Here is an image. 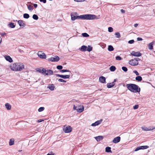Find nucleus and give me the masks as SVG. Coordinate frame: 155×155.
Here are the masks:
<instances>
[{"label": "nucleus", "mask_w": 155, "mask_h": 155, "mask_svg": "<svg viewBox=\"0 0 155 155\" xmlns=\"http://www.w3.org/2000/svg\"><path fill=\"white\" fill-rule=\"evenodd\" d=\"M71 20L74 21L76 19H81L83 20H93L96 18L95 15L91 14H86L79 16L77 15V13L74 12L71 14Z\"/></svg>", "instance_id": "nucleus-1"}, {"label": "nucleus", "mask_w": 155, "mask_h": 155, "mask_svg": "<svg viewBox=\"0 0 155 155\" xmlns=\"http://www.w3.org/2000/svg\"><path fill=\"white\" fill-rule=\"evenodd\" d=\"M25 66L22 63L16 62L10 64V68L13 71H22L24 68Z\"/></svg>", "instance_id": "nucleus-2"}, {"label": "nucleus", "mask_w": 155, "mask_h": 155, "mask_svg": "<svg viewBox=\"0 0 155 155\" xmlns=\"http://www.w3.org/2000/svg\"><path fill=\"white\" fill-rule=\"evenodd\" d=\"M128 90L133 92H139L140 89L137 85L133 84H129L126 85Z\"/></svg>", "instance_id": "nucleus-3"}, {"label": "nucleus", "mask_w": 155, "mask_h": 155, "mask_svg": "<svg viewBox=\"0 0 155 155\" xmlns=\"http://www.w3.org/2000/svg\"><path fill=\"white\" fill-rule=\"evenodd\" d=\"M37 71L39 73H41L45 76L50 75L53 74V72L51 70H46L45 68H41L40 69H38Z\"/></svg>", "instance_id": "nucleus-4"}, {"label": "nucleus", "mask_w": 155, "mask_h": 155, "mask_svg": "<svg viewBox=\"0 0 155 155\" xmlns=\"http://www.w3.org/2000/svg\"><path fill=\"white\" fill-rule=\"evenodd\" d=\"M140 59L138 58H135L133 59H131L129 61V64L132 66H136L138 64V61Z\"/></svg>", "instance_id": "nucleus-5"}, {"label": "nucleus", "mask_w": 155, "mask_h": 155, "mask_svg": "<svg viewBox=\"0 0 155 155\" xmlns=\"http://www.w3.org/2000/svg\"><path fill=\"white\" fill-rule=\"evenodd\" d=\"M72 130V128L70 126L65 125L63 127V130L65 133H70L71 131Z\"/></svg>", "instance_id": "nucleus-6"}, {"label": "nucleus", "mask_w": 155, "mask_h": 155, "mask_svg": "<svg viewBox=\"0 0 155 155\" xmlns=\"http://www.w3.org/2000/svg\"><path fill=\"white\" fill-rule=\"evenodd\" d=\"M60 58L59 57L57 56H55L54 57H52L48 59V60L49 61H50L52 62H57L59 61Z\"/></svg>", "instance_id": "nucleus-7"}, {"label": "nucleus", "mask_w": 155, "mask_h": 155, "mask_svg": "<svg viewBox=\"0 0 155 155\" xmlns=\"http://www.w3.org/2000/svg\"><path fill=\"white\" fill-rule=\"evenodd\" d=\"M37 55L41 58L45 59L46 58L45 54L41 51H39L37 53Z\"/></svg>", "instance_id": "nucleus-8"}, {"label": "nucleus", "mask_w": 155, "mask_h": 155, "mask_svg": "<svg viewBox=\"0 0 155 155\" xmlns=\"http://www.w3.org/2000/svg\"><path fill=\"white\" fill-rule=\"evenodd\" d=\"M130 55H132L135 57H140L141 55V54L139 52H136L134 51H132Z\"/></svg>", "instance_id": "nucleus-9"}, {"label": "nucleus", "mask_w": 155, "mask_h": 155, "mask_svg": "<svg viewBox=\"0 0 155 155\" xmlns=\"http://www.w3.org/2000/svg\"><path fill=\"white\" fill-rule=\"evenodd\" d=\"M84 107L83 105H80L78 106L77 111L78 113H81L84 110Z\"/></svg>", "instance_id": "nucleus-10"}, {"label": "nucleus", "mask_w": 155, "mask_h": 155, "mask_svg": "<svg viewBox=\"0 0 155 155\" xmlns=\"http://www.w3.org/2000/svg\"><path fill=\"white\" fill-rule=\"evenodd\" d=\"M56 75L57 76L62 78L64 79H68L70 78V76L69 74L64 75L59 74H56Z\"/></svg>", "instance_id": "nucleus-11"}, {"label": "nucleus", "mask_w": 155, "mask_h": 155, "mask_svg": "<svg viewBox=\"0 0 155 155\" xmlns=\"http://www.w3.org/2000/svg\"><path fill=\"white\" fill-rule=\"evenodd\" d=\"M149 146L147 145L140 146L137 147L135 150V151H138L141 149H145L148 148Z\"/></svg>", "instance_id": "nucleus-12"}, {"label": "nucleus", "mask_w": 155, "mask_h": 155, "mask_svg": "<svg viewBox=\"0 0 155 155\" xmlns=\"http://www.w3.org/2000/svg\"><path fill=\"white\" fill-rule=\"evenodd\" d=\"M102 121V119H101L100 120L96 121L95 123L92 124H91L92 126H97L101 124Z\"/></svg>", "instance_id": "nucleus-13"}, {"label": "nucleus", "mask_w": 155, "mask_h": 155, "mask_svg": "<svg viewBox=\"0 0 155 155\" xmlns=\"http://www.w3.org/2000/svg\"><path fill=\"white\" fill-rule=\"evenodd\" d=\"M120 140V137H117L114 138L113 140V142L114 143H117L119 142Z\"/></svg>", "instance_id": "nucleus-14"}, {"label": "nucleus", "mask_w": 155, "mask_h": 155, "mask_svg": "<svg viewBox=\"0 0 155 155\" xmlns=\"http://www.w3.org/2000/svg\"><path fill=\"white\" fill-rule=\"evenodd\" d=\"M99 81L101 83H105L106 78L104 77L103 76H101L99 78Z\"/></svg>", "instance_id": "nucleus-15"}, {"label": "nucleus", "mask_w": 155, "mask_h": 155, "mask_svg": "<svg viewBox=\"0 0 155 155\" xmlns=\"http://www.w3.org/2000/svg\"><path fill=\"white\" fill-rule=\"evenodd\" d=\"M5 58L6 60L9 62L11 63L13 61L12 58L9 56H5Z\"/></svg>", "instance_id": "nucleus-16"}, {"label": "nucleus", "mask_w": 155, "mask_h": 155, "mask_svg": "<svg viewBox=\"0 0 155 155\" xmlns=\"http://www.w3.org/2000/svg\"><path fill=\"white\" fill-rule=\"evenodd\" d=\"M18 22L20 26H22V27H24L25 26V23L22 20H19L18 21Z\"/></svg>", "instance_id": "nucleus-17"}, {"label": "nucleus", "mask_w": 155, "mask_h": 155, "mask_svg": "<svg viewBox=\"0 0 155 155\" xmlns=\"http://www.w3.org/2000/svg\"><path fill=\"white\" fill-rule=\"evenodd\" d=\"M94 138L97 140V141H100L103 139L104 137L102 136H99L95 137H94Z\"/></svg>", "instance_id": "nucleus-18"}, {"label": "nucleus", "mask_w": 155, "mask_h": 155, "mask_svg": "<svg viewBox=\"0 0 155 155\" xmlns=\"http://www.w3.org/2000/svg\"><path fill=\"white\" fill-rule=\"evenodd\" d=\"M141 128H142V129L143 130H144V131L151 130H153V129H154L155 128H153V127L152 128H151L150 127L147 128L146 127H141Z\"/></svg>", "instance_id": "nucleus-19"}, {"label": "nucleus", "mask_w": 155, "mask_h": 155, "mask_svg": "<svg viewBox=\"0 0 155 155\" xmlns=\"http://www.w3.org/2000/svg\"><path fill=\"white\" fill-rule=\"evenodd\" d=\"M87 48V47L86 46L83 45L80 48H79V49L81 51H86Z\"/></svg>", "instance_id": "nucleus-20"}, {"label": "nucleus", "mask_w": 155, "mask_h": 155, "mask_svg": "<svg viewBox=\"0 0 155 155\" xmlns=\"http://www.w3.org/2000/svg\"><path fill=\"white\" fill-rule=\"evenodd\" d=\"M115 84V83L114 82H112L108 83L107 84V87L108 88H110L113 87Z\"/></svg>", "instance_id": "nucleus-21"}, {"label": "nucleus", "mask_w": 155, "mask_h": 155, "mask_svg": "<svg viewBox=\"0 0 155 155\" xmlns=\"http://www.w3.org/2000/svg\"><path fill=\"white\" fill-rule=\"evenodd\" d=\"M154 42H152L150 43L148 45V47L149 49L152 50L153 49V44Z\"/></svg>", "instance_id": "nucleus-22"}, {"label": "nucleus", "mask_w": 155, "mask_h": 155, "mask_svg": "<svg viewBox=\"0 0 155 155\" xmlns=\"http://www.w3.org/2000/svg\"><path fill=\"white\" fill-rule=\"evenodd\" d=\"M48 88L50 89L51 91H53L54 89V85L52 84H51L49 85L47 87Z\"/></svg>", "instance_id": "nucleus-23"}, {"label": "nucleus", "mask_w": 155, "mask_h": 155, "mask_svg": "<svg viewBox=\"0 0 155 155\" xmlns=\"http://www.w3.org/2000/svg\"><path fill=\"white\" fill-rule=\"evenodd\" d=\"M14 143V140L13 139H10L9 142V145L11 146L13 145Z\"/></svg>", "instance_id": "nucleus-24"}, {"label": "nucleus", "mask_w": 155, "mask_h": 155, "mask_svg": "<svg viewBox=\"0 0 155 155\" xmlns=\"http://www.w3.org/2000/svg\"><path fill=\"white\" fill-rule=\"evenodd\" d=\"M105 151L107 152H110L111 153V148L109 147H106Z\"/></svg>", "instance_id": "nucleus-25"}, {"label": "nucleus", "mask_w": 155, "mask_h": 155, "mask_svg": "<svg viewBox=\"0 0 155 155\" xmlns=\"http://www.w3.org/2000/svg\"><path fill=\"white\" fill-rule=\"evenodd\" d=\"M135 79L139 81H141L142 80V78L141 76H138L136 77Z\"/></svg>", "instance_id": "nucleus-26"}, {"label": "nucleus", "mask_w": 155, "mask_h": 155, "mask_svg": "<svg viewBox=\"0 0 155 155\" xmlns=\"http://www.w3.org/2000/svg\"><path fill=\"white\" fill-rule=\"evenodd\" d=\"M6 109L8 110H10L11 109V106L8 103H6L5 104Z\"/></svg>", "instance_id": "nucleus-27"}, {"label": "nucleus", "mask_w": 155, "mask_h": 155, "mask_svg": "<svg viewBox=\"0 0 155 155\" xmlns=\"http://www.w3.org/2000/svg\"><path fill=\"white\" fill-rule=\"evenodd\" d=\"M92 50V47L90 45H88L87 47L86 51L90 52Z\"/></svg>", "instance_id": "nucleus-28"}, {"label": "nucleus", "mask_w": 155, "mask_h": 155, "mask_svg": "<svg viewBox=\"0 0 155 155\" xmlns=\"http://www.w3.org/2000/svg\"><path fill=\"white\" fill-rule=\"evenodd\" d=\"M116 69V67L114 66H112L110 68V70L111 71H114Z\"/></svg>", "instance_id": "nucleus-29"}, {"label": "nucleus", "mask_w": 155, "mask_h": 155, "mask_svg": "<svg viewBox=\"0 0 155 155\" xmlns=\"http://www.w3.org/2000/svg\"><path fill=\"white\" fill-rule=\"evenodd\" d=\"M27 8L30 11H32L33 8V7L30 5H28Z\"/></svg>", "instance_id": "nucleus-30"}, {"label": "nucleus", "mask_w": 155, "mask_h": 155, "mask_svg": "<svg viewBox=\"0 0 155 155\" xmlns=\"http://www.w3.org/2000/svg\"><path fill=\"white\" fill-rule=\"evenodd\" d=\"M23 17L26 19H28L29 17V15L27 13H25L23 15Z\"/></svg>", "instance_id": "nucleus-31"}, {"label": "nucleus", "mask_w": 155, "mask_h": 155, "mask_svg": "<svg viewBox=\"0 0 155 155\" xmlns=\"http://www.w3.org/2000/svg\"><path fill=\"white\" fill-rule=\"evenodd\" d=\"M108 50L110 51H112L114 50V48L112 45H109L108 48Z\"/></svg>", "instance_id": "nucleus-32"}, {"label": "nucleus", "mask_w": 155, "mask_h": 155, "mask_svg": "<svg viewBox=\"0 0 155 155\" xmlns=\"http://www.w3.org/2000/svg\"><path fill=\"white\" fill-rule=\"evenodd\" d=\"M11 28H14L15 27V25H14V23H11L8 25Z\"/></svg>", "instance_id": "nucleus-33"}, {"label": "nucleus", "mask_w": 155, "mask_h": 155, "mask_svg": "<svg viewBox=\"0 0 155 155\" xmlns=\"http://www.w3.org/2000/svg\"><path fill=\"white\" fill-rule=\"evenodd\" d=\"M32 18L36 20H38V16L35 14H34L33 15Z\"/></svg>", "instance_id": "nucleus-34"}, {"label": "nucleus", "mask_w": 155, "mask_h": 155, "mask_svg": "<svg viewBox=\"0 0 155 155\" xmlns=\"http://www.w3.org/2000/svg\"><path fill=\"white\" fill-rule=\"evenodd\" d=\"M115 35H116V37L117 38H120V35L119 32H117L115 33Z\"/></svg>", "instance_id": "nucleus-35"}, {"label": "nucleus", "mask_w": 155, "mask_h": 155, "mask_svg": "<svg viewBox=\"0 0 155 155\" xmlns=\"http://www.w3.org/2000/svg\"><path fill=\"white\" fill-rule=\"evenodd\" d=\"M45 109V107H40L38 110V111L39 112H41L43 111Z\"/></svg>", "instance_id": "nucleus-36"}, {"label": "nucleus", "mask_w": 155, "mask_h": 155, "mask_svg": "<svg viewBox=\"0 0 155 155\" xmlns=\"http://www.w3.org/2000/svg\"><path fill=\"white\" fill-rule=\"evenodd\" d=\"M82 36L84 37H88L89 36V35L86 33H84L82 34Z\"/></svg>", "instance_id": "nucleus-37"}, {"label": "nucleus", "mask_w": 155, "mask_h": 155, "mask_svg": "<svg viewBox=\"0 0 155 155\" xmlns=\"http://www.w3.org/2000/svg\"><path fill=\"white\" fill-rule=\"evenodd\" d=\"M61 71L62 73H64V72H69L70 73L71 72L69 70L67 69L62 70Z\"/></svg>", "instance_id": "nucleus-38"}, {"label": "nucleus", "mask_w": 155, "mask_h": 155, "mask_svg": "<svg viewBox=\"0 0 155 155\" xmlns=\"http://www.w3.org/2000/svg\"><path fill=\"white\" fill-rule=\"evenodd\" d=\"M113 29L112 27H109L108 28V31L109 32H111L113 31Z\"/></svg>", "instance_id": "nucleus-39"}, {"label": "nucleus", "mask_w": 155, "mask_h": 155, "mask_svg": "<svg viewBox=\"0 0 155 155\" xmlns=\"http://www.w3.org/2000/svg\"><path fill=\"white\" fill-rule=\"evenodd\" d=\"M122 70L125 72H126L127 71V68L125 67H122Z\"/></svg>", "instance_id": "nucleus-40"}, {"label": "nucleus", "mask_w": 155, "mask_h": 155, "mask_svg": "<svg viewBox=\"0 0 155 155\" xmlns=\"http://www.w3.org/2000/svg\"><path fill=\"white\" fill-rule=\"evenodd\" d=\"M62 68L63 67L61 65H58L57 67V68L58 70H61Z\"/></svg>", "instance_id": "nucleus-41"}, {"label": "nucleus", "mask_w": 155, "mask_h": 155, "mask_svg": "<svg viewBox=\"0 0 155 155\" xmlns=\"http://www.w3.org/2000/svg\"><path fill=\"white\" fill-rule=\"evenodd\" d=\"M139 107V105L137 104L135 105L133 107V109L134 110L137 109Z\"/></svg>", "instance_id": "nucleus-42"}, {"label": "nucleus", "mask_w": 155, "mask_h": 155, "mask_svg": "<svg viewBox=\"0 0 155 155\" xmlns=\"http://www.w3.org/2000/svg\"><path fill=\"white\" fill-rule=\"evenodd\" d=\"M121 59V58L120 56H117L116 57V59L117 60H120Z\"/></svg>", "instance_id": "nucleus-43"}, {"label": "nucleus", "mask_w": 155, "mask_h": 155, "mask_svg": "<svg viewBox=\"0 0 155 155\" xmlns=\"http://www.w3.org/2000/svg\"><path fill=\"white\" fill-rule=\"evenodd\" d=\"M58 81L59 82H66V81L62 79H59L58 80Z\"/></svg>", "instance_id": "nucleus-44"}, {"label": "nucleus", "mask_w": 155, "mask_h": 155, "mask_svg": "<svg viewBox=\"0 0 155 155\" xmlns=\"http://www.w3.org/2000/svg\"><path fill=\"white\" fill-rule=\"evenodd\" d=\"M134 40H131L129 41L128 42V43L130 44H133L134 43Z\"/></svg>", "instance_id": "nucleus-45"}, {"label": "nucleus", "mask_w": 155, "mask_h": 155, "mask_svg": "<svg viewBox=\"0 0 155 155\" xmlns=\"http://www.w3.org/2000/svg\"><path fill=\"white\" fill-rule=\"evenodd\" d=\"M74 1L77 2H81L84 1L85 0H74Z\"/></svg>", "instance_id": "nucleus-46"}, {"label": "nucleus", "mask_w": 155, "mask_h": 155, "mask_svg": "<svg viewBox=\"0 0 155 155\" xmlns=\"http://www.w3.org/2000/svg\"><path fill=\"white\" fill-rule=\"evenodd\" d=\"M133 72L135 74L137 75H138L139 74V73H138V72L136 71V70H135V71H133Z\"/></svg>", "instance_id": "nucleus-47"}, {"label": "nucleus", "mask_w": 155, "mask_h": 155, "mask_svg": "<svg viewBox=\"0 0 155 155\" xmlns=\"http://www.w3.org/2000/svg\"><path fill=\"white\" fill-rule=\"evenodd\" d=\"M78 107V106H76L75 105H74L73 106V109L76 110H77V108Z\"/></svg>", "instance_id": "nucleus-48"}, {"label": "nucleus", "mask_w": 155, "mask_h": 155, "mask_svg": "<svg viewBox=\"0 0 155 155\" xmlns=\"http://www.w3.org/2000/svg\"><path fill=\"white\" fill-rule=\"evenodd\" d=\"M40 2H43L44 3H46V0H39Z\"/></svg>", "instance_id": "nucleus-49"}, {"label": "nucleus", "mask_w": 155, "mask_h": 155, "mask_svg": "<svg viewBox=\"0 0 155 155\" xmlns=\"http://www.w3.org/2000/svg\"><path fill=\"white\" fill-rule=\"evenodd\" d=\"M137 39L138 41H140L142 40V39L140 37L137 38Z\"/></svg>", "instance_id": "nucleus-50"}, {"label": "nucleus", "mask_w": 155, "mask_h": 155, "mask_svg": "<svg viewBox=\"0 0 155 155\" xmlns=\"http://www.w3.org/2000/svg\"><path fill=\"white\" fill-rule=\"evenodd\" d=\"M44 121V120H42V119H39V120H38L37 122H38V123H40V122H41L43 121Z\"/></svg>", "instance_id": "nucleus-51"}, {"label": "nucleus", "mask_w": 155, "mask_h": 155, "mask_svg": "<svg viewBox=\"0 0 155 155\" xmlns=\"http://www.w3.org/2000/svg\"><path fill=\"white\" fill-rule=\"evenodd\" d=\"M120 12L122 13H124L125 12V11L123 9H121V10H120Z\"/></svg>", "instance_id": "nucleus-52"}, {"label": "nucleus", "mask_w": 155, "mask_h": 155, "mask_svg": "<svg viewBox=\"0 0 155 155\" xmlns=\"http://www.w3.org/2000/svg\"><path fill=\"white\" fill-rule=\"evenodd\" d=\"M34 6L35 7V8H37L38 6V5L36 4H34Z\"/></svg>", "instance_id": "nucleus-53"}, {"label": "nucleus", "mask_w": 155, "mask_h": 155, "mask_svg": "<svg viewBox=\"0 0 155 155\" xmlns=\"http://www.w3.org/2000/svg\"><path fill=\"white\" fill-rule=\"evenodd\" d=\"M138 25V24H135L134 25V27H137V26Z\"/></svg>", "instance_id": "nucleus-54"}, {"label": "nucleus", "mask_w": 155, "mask_h": 155, "mask_svg": "<svg viewBox=\"0 0 155 155\" xmlns=\"http://www.w3.org/2000/svg\"><path fill=\"white\" fill-rule=\"evenodd\" d=\"M2 41V38L0 36V43H1V42Z\"/></svg>", "instance_id": "nucleus-55"}, {"label": "nucleus", "mask_w": 155, "mask_h": 155, "mask_svg": "<svg viewBox=\"0 0 155 155\" xmlns=\"http://www.w3.org/2000/svg\"><path fill=\"white\" fill-rule=\"evenodd\" d=\"M116 81V79H114V81L113 82H114H114H115Z\"/></svg>", "instance_id": "nucleus-56"}, {"label": "nucleus", "mask_w": 155, "mask_h": 155, "mask_svg": "<svg viewBox=\"0 0 155 155\" xmlns=\"http://www.w3.org/2000/svg\"><path fill=\"white\" fill-rule=\"evenodd\" d=\"M5 33H2V34H1V35H2H2H5Z\"/></svg>", "instance_id": "nucleus-57"}, {"label": "nucleus", "mask_w": 155, "mask_h": 155, "mask_svg": "<svg viewBox=\"0 0 155 155\" xmlns=\"http://www.w3.org/2000/svg\"><path fill=\"white\" fill-rule=\"evenodd\" d=\"M47 155H51V154H49V153H48V154H47Z\"/></svg>", "instance_id": "nucleus-58"}, {"label": "nucleus", "mask_w": 155, "mask_h": 155, "mask_svg": "<svg viewBox=\"0 0 155 155\" xmlns=\"http://www.w3.org/2000/svg\"><path fill=\"white\" fill-rule=\"evenodd\" d=\"M154 52H155V51H154Z\"/></svg>", "instance_id": "nucleus-59"}]
</instances>
